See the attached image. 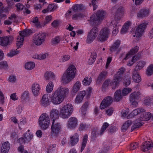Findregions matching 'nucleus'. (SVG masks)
Returning a JSON list of instances; mask_svg holds the SVG:
<instances>
[{"label":"nucleus","mask_w":153,"mask_h":153,"mask_svg":"<svg viewBox=\"0 0 153 153\" xmlns=\"http://www.w3.org/2000/svg\"><path fill=\"white\" fill-rule=\"evenodd\" d=\"M59 111L56 109H52L50 112V117L53 121L59 118V116L63 119L68 118L72 114L74 111L72 105L69 103L60 105L59 109Z\"/></svg>","instance_id":"1"},{"label":"nucleus","mask_w":153,"mask_h":153,"mask_svg":"<svg viewBox=\"0 0 153 153\" xmlns=\"http://www.w3.org/2000/svg\"><path fill=\"white\" fill-rule=\"evenodd\" d=\"M98 29L97 27H94L88 33L86 40L88 43H91L97 37L98 41L102 42L106 40L108 38L110 33V30L107 27H105L101 29L98 34Z\"/></svg>","instance_id":"2"},{"label":"nucleus","mask_w":153,"mask_h":153,"mask_svg":"<svg viewBox=\"0 0 153 153\" xmlns=\"http://www.w3.org/2000/svg\"><path fill=\"white\" fill-rule=\"evenodd\" d=\"M69 92V89L67 87L63 86L58 87L54 91L49 95L51 102L55 105L60 104L68 95Z\"/></svg>","instance_id":"3"},{"label":"nucleus","mask_w":153,"mask_h":153,"mask_svg":"<svg viewBox=\"0 0 153 153\" xmlns=\"http://www.w3.org/2000/svg\"><path fill=\"white\" fill-rule=\"evenodd\" d=\"M125 71V69L124 67L120 68L114 76L113 80L111 81L109 79L106 80L103 84V88H105L109 86H112L113 88H116L119 83L122 80V75Z\"/></svg>","instance_id":"4"},{"label":"nucleus","mask_w":153,"mask_h":153,"mask_svg":"<svg viewBox=\"0 0 153 153\" xmlns=\"http://www.w3.org/2000/svg\"><path fill=\"white\" fill-rule=\"evenodd\" d=\"M76 73V69L74 65L69 66L61 78V82L67 84L74 79Z\"/></svg>","instance_id":"5"},{"label":"nucleus","mask_w":153,"mask_h":153,"mask_svg":"<svg viewBox=\"0 0 153 153\" xmlns=\"http://www.w3.org/2000/svg\"><path fill=\"white\" fill-rule=\"evenodd\" d=\"M148 23L146 22H143L138 25L135 30L132 32V34L135 39L137 41L140 40L144 34L145 29Z\"/></svg>","instance_id":"6"},{"label":"nucleus","mask_w":153,"mask_h":153,"mask_svg":"<svg viewBox=\"0 0 153 153\" xmlns=\"http://www.w3.org/2000/svg\"><path fill=\"white\" fill-rule=\"evenodd\" d=\"M146 111L141 113L140 118H138L135 121L132 126L133 129L137 128L143 125V121L149 120L152 117V114L149 112H146Z\"/></svg>","instance_id":"7"},{"label":"nucleus","mask_w":153,"mask_h":153,"mask_svg":"<svg viewBox=\"0 0 153 153\" xmlns=\"http://www.w3.org/2000/svg\"><path fill=\"white\" fill-rule=\"evenodd\" d=\"M38 123L43 130L47 129L50 124V119L48 115L46 113L41 114L39 119Z\"/></svg>","instance_id":"8"},{"label":"nucleus","mask_w":153,"mask_h":153,"mask_svg":"<svg viewBox=\"0 0 153 153\" xmlns=\"http://www.w3.org/2000/svg\"><path fill=\"white\" fill-rule=\"evenodd\" d=\"M30 32V30L28 29L19 32V35L17 37L16 40V46L17 49L21 48L22 46L23 45L24 37L29 35Z\"/></svg>","instance_id":"9"},{"label":"nucleus","mask_w":153,"mask_h":153,"mask_svg":"<svg viewBox=\"0 0 153 153\" xmlns=\"http://www.w3.org/2000/svg\"><path fill=\"white\" fill-rule=\"evenodd\" d=\"M106 16V13L104 11L99 10L97 13H94L92 15L88 21L91 25L99 23Z\"/></svg>","instance_id":"10"},{"label":"nucleus","mask_w":153,"mask_h":153,"mask_svg":"<svg viewBox=\"0 0 153 153\" xmlns=\"http://www.w3.org/2000/svg\"><path fill=\"white\" fill-rule=\"evenodd\" d=\"M23 137L20 138L18 140V142L20 144L25 143H28L32 140L34 137L33 133L31 130L28 129L23 134Z\"/></svg>","instance_id":"11"},{"label":"nucleus","mask_w":153,"mask_h":153,"mask_svg":"<svg viewBox=\"0 0 153 153\" xmlns=\"http://www.w3.org/2000/svg\"><path fill=\"white\" fill-rule=\"evenodd\" d=\"M46 35L45 33L41 32L35 35L33 40V42L37 46L42 44L45 41Z\"/></svg>","instance_id":"12"},{"label":"nucleus","mask_w":153,"mask_h":153,"mask_svg":"<svg viewBox=\"0 0 153 153\" xmlns=\"http://www.w3.org/2000/svg\"><path fill=\"white\" fill-rule=\"evenodd\" d=\"M121 18L120 17L114 18V19L109 23L108 24L109 26H111L113 27L112 34L113 36H115L119 32V27L120 25L119 24L118 21Z\"/></svg>","instance_id":"13"},{"label":"nucleus","mask_w":153,"mask_h":153,"mask_svg":"<svg viewBox=\"0 0 153 153\" xmlns=\"http://www.w3.org/2000/svg\"><path fill=\"white\" fill-rule=\"evenodd\" d=\"M61 125L58 123H55V121H53L51 127V135L53 137H57L61 132Z\"/></svg>","instance_id":"14"},{"label":"nucleus","mask_w":153,"mask_h":153,"mask_svg":"<svg viewBox=\"0 0 153 153\" xmlns=\"http://www.w3.org/2000/svg\"><path fill=\"white\" fill-rule=\"evenodd\" d=\"M139 48L138 46H136L132 48L130 51L126 54H122L120 57V58L123 60H127L131 58L134 54L137 52Z\"/></svg>","instance_id":"15"},{"label":"nucleus","mask_w":153,"mask_h":153,"mask_svg":"<svg viewBox=\"0 0 153 153\" xmlns=\"http://www.w3.org/2000/svg\"><path fill=\"white\" fill-rule=\"evenodd\" d=\"M78 124L77 119L74 117H71L68 119L66 124V127L70 129H74L76 127Z\"/></svg>","instance_id":"16"},{"label":"nucleus","mask_w":153,"mask_h":153,"mask_svg":"<svg viewBox=\"0 0 153 153\" xmlns=\"http://www.w3.org/2000/svg\"><path fill=\"white\" fill-rule=\"evenodd\" d=\"M13 39V37L11 36L0 37V45L3 47H6L12 43Z\"/></svg>","instance_id":"17"},{"label":"nucleus","mask_w":153,"mask_h":153,"mask_svg":"<svg viewBox=\"0 0 153 153\" xmlns=\"http://www.w3.org/2000/svg\"><path fill=\"white\" fill-rule=\"evenodd\" d=\"M140 94L138 91H135L131 93L129 96V100L132 105L136 106L137 105V101Z\"/></svg>","instance_id":"18"},{"label":"nucleus","mask_w":153,"mask_h":153,"mask_svg":"<svg viewBox=\"0 0 153 153\" xmlns=\"http://www.w3.org/2000/svg\"><path fill=\"white\" fill-rule=\"evenodd\" d=\"M41 89V86L38 82H34L32 85V92L34 97H36L39 96L40 94Z\"/></svg>","instance_id":"19"},{"label":"nucleus","mask_w":153,"mask_h":153,"mask_svg":"<svg viewBox=\"0 0 153 153\" xmlns=\"http://www.w3.org/2000/svg\"><path fill=\"white\" fill-rule=\"evenodd\" d=\"M51 103L48 94H43L40 101V105L43 107H47L50 105Z\"/></svg>","instance_id":"20"},{"label":"nucleus","mask_w":153,"mask_h":153,"mask_svg":"<svg viewBox=\"0 0 153 153\" xmlns=\"http://www.w3.org/2000/svg\"><path fill=\"white\" fill-rule=\"evenodd\" d=\"M113 102V99L109 97H108L104 98L101 102L100 108L101 109H103L110 105Z\"/></svg>","instance_id":"21"},{"label":"nucleus","mask_w":153,"mask_h":153,"mask_svg":"<svg viewBox=\"0 0 153 153\" xmlns=\"http://www.w3.org/2000/svg\"><path fill=\"white\" fill-rule=\"evenodd\" d=\"M150 13L149 9L143 8L140 9L137 13V17L138 19H143L148 16Z\"/></svg>","instance_id":"22"},{"label":"nucleus","mask_w":153,"mask_h":153,"mask_svg":"<svg viewBox=\"0 0 153 153\" xmlns=\"http://www.w3.org/2000/svg\"><path fill=\"white\" fill-rule=\"evenodd\" d=\"M10 144L8 141L2 142L0 147V153H8L10 148Z\"/></svg>","instance_id":"23"},{"label":"nucleus","mask_w":153,"mask_h":153,"mask_svg":"<svg viewBox=\"0 0 153 153\" xmlns=\"http://www.w3.org/2000/svg\"><path fill=\"white\" fill-rule=\"evenodd\" d=\"M85 96V92L84 91H81L79 92L77 94L75 99V103L77 104L82 102Z\"/></svg>","instance_id":"24"},{"label":"nucleus","mask_w":153,"mask_h":153,"mask_svg":"<svg viewBox=\"0 0 153 153\" xmlns=\"http://www.w3.org/2000/svg\"><path fill=\"white\" fill-rule=\"evenodd\" d=\"M121 44L120 41L119 40H117L115 41L112 46L110 49V51L111 52L117 51L118 52L121 50V48L120 45Z\"/></svg>","instance_id":"25"},{"label":"nucleus","mask_w":153,"mask_h":153,"mask_svg":"<svg viewBox=\"0 0 153 153\" xmlns=\"http://www.w3.org/2000/svg\"><path fill=\"white\" fill-rule=\"evenodd\" d=\"M79 140V135L77 133H75L70 137L69 144L71 146H74L78 143Z\"/></svg>","instance_id":"26"},{"label":"nucleus","mask_w":153,"mask_h":153,"mask_svg":"<svg viewBox=\"0 0 153 153\" xmlns=\"http://www.w3.org/2000/svg\"><path fill=\"white\" fill-rule=\"evenodd\" d=\"M153 143L149 141H146L143 143L141 149L143 151H146L152 148Z\"/></svg>","instance_id":"27"},{"label":"nucleus","mask_w":153,"mask_h":153,"mask_svg":"<svg viewBox=\"0 0 153 153\" xmlns=\"http://www.w3.org/2000/svg\"><path fill=\"white\" fill-rule=\"evenodd\" d=\"M81 86V83L79 81H76L73 85L71 89V92L76 94L80 89Z\"/></svg>","instance_id":"28"},{"label":"nucleus","mask_w":153,"mask_h":153,"mask_svg":"<svg viewBox=\"0 0 153 153\" xmlns=\"http://www.w3.org/2000/svg\"><path fill=\"white\" fill-rule=\"evenodd\" d=\"M144 111L145 109H144L141 108L134 110L130 114V118L137 115L138 117V118H140V116L141 114L143 113V112Z\"/></svg>","instance_id":"29"},{"label":"nucleus","mask_w":153,"mask_h":153,"mask_svg":"<svg viewBox=\"0 0 153 153\" xmlns=\"http://www.w3.org/2000/svg\"><path fill=\"white\" fill-rule=\"evenodd\" d=\"M146 64V61L144 60H140L138 61L136 64L135 68L134 70L139 71L142 69Z\"/></svg>","instance_id":"30"},{"label":"nucleus","mask_w":153,"mask_h":153,"mask_svg":"<svg viewBox=\"0 0 153 153\" xmlns=\"http://www.w3.org/2000/svg\"><path fill=\"white\" fill-rule=\"evenodd\" d=\"M132 78L134 82H139L141 80V77L139 75L138 72L135 70L133 72Z\"/></svg>","instance_id":"31"},{"label":"nucleus","mask_w":153,"mask_h":153,"mask_svg":"<svg viewBox=\"0 0 153 153\" xmlns=\"http://www.w3.org/2000/svg\"><path fill=\"white\" fill-rule=\"evenodd\" d=\"M131 24V22L130 21H128L126 22L121 29L120 33L122 34L126 33L128 31Z\"/></svg>","instance_id":"32"},{"label":"nucleus","mask_w":153,"mask_h":153,"mask_svg":"<svg viewBox=\"0 0 153 153\" xmlns=\"http://www.w3.org/2000/svg\"><path fill=\"white\" fill-rule=\"evenodd\" d=\"M35 66V63L33 61H29L26 62L24 65L25 68L27 71L33 69Z\"/></svg>","instance_id":"33"},{"label":"nucleus","mask_w":153,"mask_h":153,"mask_svg":"<svg viewBox=\"0 0 153 153\" xmlns=\"http://www.w3.org/2000/svg\"><path fill=\"white\" fill-rule=\"evenodd\" d=\"M123 96L121 90H117L114 93V100L115 101L119 102L122 99Z\"/></svg>","instance_id":"34"},{"label":"nucleus","mask_w":153,"mask_h":153,"mask_svg":"<svg viewBox=\"0 0 153 153\" xmlns=\"http://www.w3.org/2000/svg\"><path fill=\"white\" fill-rule=\"evenodd\" d=\"M134 123V122L132 123L131 120H129L126 122L122 126V130L123 131H126L130 126L131 125L132 126L131 131H133V130L135 129H133L132 128V126H133V124Z\"/></svg>","instance_id":"35"},{"label":"nucleus","mask_w":153,"mask_h":153,"mask_svg":"<svg viewBox=\"0 0 153 153\" xmlns=\"http://www.w3.org/2000/svg\"><path fill=\"white\" fill-rule=\"evenodd\" d=\"M89 103L87 102H85L81 107L80 110V112L83 115L86 114L88 108Z\"/></svg>","instance_id":"36"},{"label":"nucleus","mask_w":153,"mask_h":153,"mask_svg":"<svg viewBox=\"0 0 153 153\" xmlns=\"http://www.w3.org/2000/svg\"><path fill=\"white\" fill-rule=\"evenodd\" d=\"M62 41V36L57 35L53 38L52 40V43L53 45H57Z\"/></svg>","instance_id":"37"},{"label":"nucleus","mask_w":153,"mask_h":153,"mask_svg":"<svg viewBox=\"0 0 153 153\" xmlns=\"http://www.w3.org/2000/svg\"><path fill=\"white\" fill-rule=\"evenodd\" d=\"M70 56L68 54H64L59 57V61L61 62H64L70 60Z\"/></svg>","instance_id":"38"},{"label":"nucleus","mask_w":153,"mask_h":153,"mask_svg":"<svg viewBox=\"0 0 153 153\" xmlns=\"http://www.w3.org/2000/svg\"><path fill=\"white\" fill-rule=\"evenodd\" d=\"M129 109L127 108H125L123 109L121 112V117L123 118H127L128 119L130 118V114H128Z\"/></svg>","instance_id":"39"},{"label":"nucleus","mask_w":153,"mask_h":153,"mask_svg":"<svg viewBox=\"0 0 153 153\" xmlns=\"http://www.w3.org/2000/svg\"><path fill=\"white\" fill-rule=\"evenodd\" d=\"M92 81V79L90 76H86L82 81L83 85L85 86H88L90 85Z\"/></svg>","instance_id":"40"},{"label":"nucleus","mask_w":153,"mask_h":153,"mask_svg":"<svg viewBox=\"0 0 153 153\" xmlns=\"http://www.w3.org/2000/svg\"><path fill=\"white\" fill-rule=\"evenodd\" d=\"M20 53V51L17 49H12L10 50L7 53L6 56H7L10 57H12L16 56Z\"/></svg>","instance_id":"41"},{"label":"nucleus","mask_w":153,"mask_h":153,"mask_svg":"<svg viewBox=\"0 0 153 153\" xmlns=\"http://www.w3.org/2000/svg\"><path fill=\"white\" fill-rule=\"evenodd\" d=\"M54 84L52 81L49 82L47 84L46 87V91L48 93H51L53 90Z\"/></svg>","instance_id":"42"},{"label":"nucleus","mask_w":153,"mask_h":153,"mask_svg":"<svg viewBox=\"0 0 153 153\" xmlns=\"http://www.w3.org/2000/svg\"><path fill=\"white\" fill-rule=\"evenodd\" d=\"M45 79L46 80H49L50 79H54L55 78V75L54 73L50 71H47L45 74Z\"/></svg>","instance_id":"43"},{"label":"nucleus","mask_w":153,"mask_h":153,"mask_svg":"<svg viewBox=\"0 0 153 153\" xmlns=\"http://www.w3.org/2000/svg\"><path fill=\"white\" fill-rule=\"evenodd\" d=\"M147 75L149 76L153 74V64H150L147 67L146 70Z\"/></svg>","instance_id":"44"},{"label":"nucleus","mask_w":153,"mask_h":153,"mask_svg":"<svg viewBox=\"0 0 153 153\" xmlns=\"http://www.w3.org/2000/svg\"><path fill=\"white\" fill-rule=\"evenodd\" d=\"M131 77L130 76H125L123 80V84L126 86H128L131 83Z\"/></svg>","instance_id":"45"},{"label":"nucleus","mask_w":153,"mask_h":153,"mask_svg":"<svg viewBox=\"0 0 153 153\" xmlns=\"http://www.w3.org/2000/svg\"><path fill=\"white\" fill-rule=\"evenodd\" d=\"M88 135L86 134L84 136L81 148V152H82L83 151L85 147L88 140Z\"/></svg>","instance_id":"46"},{"label":"nucleus","mask_w":153,"mask_h":153,"mask_svg":"<svg viewBox=\"0 0 153 153\" xmlns=\"http://www.w3.org/2000/svg\"><path fill=\"white\" fill-rule=\"evenodd\" d=\"M8 68L7 62L6 61H2L0 62V70H6Z\"/></svg>","instance_id":"47"},{"label":"nucleus","mask_w":153,"mask_h":153,"mask_svg":"<svg viewBox=\"0 0 153 153\" xmlns=\"http://www.w3.org/2000/svg\"><path fill=\"white\" fill-rule=\"evenodd\" d=\"M8 18L10 20L12 23L13 22L17 23L19 19V17L14 14H12Z\"/></svg>","instance_id":"48"},{"label":"nucleus","mask_w":153,"mask_h":153,"mask_svg":"<svg viewBox=\"0 0 153 153\" xmlns=\"http://www.w3.org/2000/svg\"><path fill=\"white\" fill-rule=\"evenodd\" d=\"M73 9L75 12L79 11L84 8V6L82 4H76L74 5Z\"/></svg>","instance_id":"49"},{"label":"nucleus","mask_w":153,"mask_h":153,"mask_svg":"<svg viewBox=\"0 0 153 153\" xmlns=\"http://www.w3.org/2000/svg\"><path fill=\"white\" fill-rule=\"evenodd\" d=\"M29 92L28 91H24L21 97V99L22 101H25L27 100L29 98Z\"/></svg>","instance_id":"50"},{"label":"nucleus","mask_w":153,"mask_h":153,"mask_svg":"<svg viewBox=\"0 0 153 153\" xmlns=\"http://www.w3.org/2000/svg\"><path fill=\"white\" fill-rule=\"evenodd\" d=\"M132 91V89L131 88H125L123 89L122 91V95L123 96H126L129 94Z\"/></svg>","instance_id":"51"},{"label":"nucleus","mask_w":153,"mask_h":153,"mask_svg":"<svg viewBox=\"0 0 153 153\" xmlns=\"http://www.w3.org/2000/svg\"><path fill=\"white\" fill-rule=\"evenodd\" d=\"M109 125V124L108 123L106 122L104 123L102 126L101 130L99 134L100 135H102Z\"/></svg>","instance_id":"52"},{"label":"nucleus","mask_w":153,"mask_h":153,"mask_svg":"<svg viewBox=\"0 0 153 153\" xmlns=\"http://www.w3.org/2000/svg\"><path fill=\"white\" fill-rule=\"evenodd\" d=\"M153 96L148 97L145 98L143 101V103L145 105H147L150 104L151 102H152Z\"/></svg>","instance_id":"53"},{"label":"nucleus","mask_w":153,"mask_h":153,"mask_svg":"<svg viewBox=\"0 0 153 153\" xmlns=\"http://www.w3.org/2000/svg\"><path fill=\"white\" fill-rule=\"evenodd\" d=\"M107 74V72L106 71H104L102 72L100 74L97 80V82H100L102 79L106 76Z\"/></svg>","instance_id":"54"},{"label":"nucleus","mask_w":153,"mask_h":153,"mask_svg":"<svg viewBox=\"0 0 153 153\" xmlns=\"http://www.w3.org/2000/svg\"><path fill=\"white\" fill-rule=\"evenodd\" d=\"M52 19V17L51 15L46 16L45 19V20L42 26H44L48 24Z\"/></svg>","instance_id":"55"},{"label":"nucleus","mask_w":153,"mask_h":153,"mask_svg":"<svg viewBox=\"0 0 153 153\" xmlns=\"http://www.w3.org/2000/svg\"><path fill=\"white\" fill-rule=\"evenodd\" d=\"M17 80L16 76L14 75H10L8 79V81L11 83H15Z\"/></svg>","instance_id":"56"},{"label":"nucleus","mask_w":153,"mask_h":153,"mask_svg":"<svg viewBox=\"0 0 153 153\" xmlns=\"http://www.w3.org/2000/svg\"><path fill=\"white\" fill-rule=\"evenodd\" d=\"M2 3L0 2V17L1 18H3L5 17L6 16L5 13V10H2Z\"/></svg>","instance_id":"57"},{"label":"nucleus","mask_w":153,"mask_h":153,"mask_svg":"<svg viewBox=\"0 0 153 153\" xmlns=\"http://www.w3.org/2000/svg\"><path fill=\"white\" fill-rule=\"evenodd\" d=\"M31 22L34 23L38 27L42 26L40 22L39 21L37 17H35L32 19Z\"/></svg>","instance_id":"58"},{"label":"nucleus","mask_w":153,"mask_h":153,"mask_svg":"<svg viewBox=\"0 0 153 153\" xmlns=\"http://www.w3.org/2000/svg\"><path fill=\"white\" fill-rule=\"evenodd\" d=\"M57 8V6L54 4H50L48 7V12L54 11Z\"/></svg>","instance_id":"59"},{"label":"nucleus","mask_w":153,"mask_h":153,"mask_svg":"<svg viewBox=\"0 0 153 153\" xmlns=\"http://www.w3.org/2000/svg\"><path fill=\"white\" fill-rule=\"evenodd\" d=\"M84 16V15L81 13H77L73 15V18L75 20L80 19L83 18Z\"/></svg>","instance_id":"60"},{"label":"nucleus","mask_w":153,"mask_h":153,"mask_svg":"<svg viewBox=\"0 0 153 153\" xmlns=\"http://www.w3.org/2000/svg\"><path fill=\"white\" fill-rule=\"evenodd\" d=\"M96 56H95L91 55L88 60V63L89 65L93 64L95 62Z\"/></svg>","instance_id":"61"},{"label":"nucleus","mask_w":153,"mask_h":153,"mask_svg":"<svg viewBox=\"0 0 153 153\" xmlns=\"http://www.w3.org/2000/svg\"><path fill=\"white\" fill-rule=\"evenodd\" d=\"M79 44V43L78 42H72L70 44L71 46L76 51H77L78 49Z\"/></svg>","instance_id":"62"},{"label":"nucleus","mask_w":153,"mask_h":153,"mask_svg":"<svg viewBox=\"0 0 153 153\" xmlns=\"http://www.w3.org/2000/svg\"><path fill=\"white\" fill-rule=\"evenodd\" d=\"M62 41H64L66 42H68L70 40V38L68 34H65L62 36Z\"/></svg>","instance_id":"63"},{"label":"nucleus","mask_w":153,"mask_h":153,"mask_svg":"<svg viewBox=\"0 0 153 153\" xmlns=\"http://www.w3.org/2000/svg\"><path fill=\"white\" fill-rule=\"evenodd\" d=\"M138 58L136 56H133L130 61H129L127 63V65L129 66H131L135 61L138 59Z\"/></svg>","instance_id":"64"}]
</instances>
